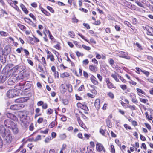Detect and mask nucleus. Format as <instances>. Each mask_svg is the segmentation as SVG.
<instances>
[{
    "mask_svg": "<svg viewBox=\"0 0 153 153\" xmlns=\"http://www.w3.org/2000/svg\"><path fill=\"white\" fill-rule=\"evenodd\" d=\"M4 124L7 128L11 129L14 134H16L18 132L17 125L12 121L7 119L4 121Z\"/></svg>",
    "mask_w": 153,
    "mask_h": 153,
    "instance_id": "f257e3e1",
    "label": "nucleus"
},
{
    "mask_svg": "<svg viewBox=\"0 0 153 153\" xmlns=\"http://www.w3.org/2000/svg\"><path fill=\"white\" fill-rule=\"evenodd\" d=\"M19 91L15 89L9 90L7 93V95L9 98H13L19 94Z\"/></svg>",
    "mask_w": 153,
    "mask_h": 153,
    "instance_id": "f03ea898",
    "label": "nucleus"
},
{
    "mask_svg": "<svg viewBox=\"0 0 153 153\" xmlns=\"http://www.w3.org/2000/svg\"><path fill=\"white\" fill-rule=\"evenodd\" d=\"M24 106V105L18 103L11 105L10 107V108L13 110H18L23 108Z\"/></svg>",
    "mask_w": 153,
    "mask_h": 153,
    "instance_id": "7ed1b4c3",
    "label": "nucleus"
},
{
    "mask_svg": "<svg viewBox=\"0 0 153 153\" xmlns=\"http://www.w3.org/2000/svg\"><path fill=\"white\" fill-rule=\"evenodd\" d=\"M26 68L25 66L24 65H17L13 68L14 71L18 70L20 72H21L24 70Z\"/></svg>",
    "mask_w": 153,
    "mask_h": 153,
    "instance_id": "20e7f679",
    "label": "nucleus"
},
{
    "mask_svg": "<svg viewBox=\"0 0 153 153\" xmlns=\"http://www.w3.org/2000/svg\"><path fill=\"white\" fill-rule=\"evenodd\" d=\"M8 77L7 74L6 73L0 74V83L4 82Z\"/></svg>",
    "mask_w": 153,
    "mask_h": 153,
    "instance_id": "39448f33",
    "label": "nucleus"
},
{
    "mask_svg": "<svg viewBox=\"0 0 153 153\" xmlns=\"http://www.w3.org/2000/svg\"><path fill=\"white\" fill-rule=\"evenodd\" d=\"M9 131L8 130H6L3 125L0 126V134L2 137L5 136L7 131Z\"/></svg>",
    "mask_w": 153,
    "mask_h": 153,
    "instance_id": "423d86ee",
    "label": "nucleus"
},
{
    "mask_svg": "<svg viewBox=\"0 0 153 153\" xmlns=\"http://www.w3.org/2000/svg\"><path fill=\"white\" fill-rule=\"evenodd\" d=\"M96 149L97 151L99 152H101L103 150L104 152L105 151L104 147L102 145L99 143H97L96 145Z\"/></svg>",
    "mask_w": 153,
    "mask_h": 153,
    "instance_id": "0eeeda50",
    "label": "nucleus"
},
{
    "mask_svg": "<svg viewBox=\"0 0 153 153\" xmlns=\"http://www.w3.org/2000/svg\"><path fill=\"white\" fill-rule=\"evenodd\" d=\"M130 97L131 99L132 102L134 103H136L138 102V101L136 99V95L132 93H130Z\"/></svg>",
    "mask_w": 153,
    "mask_h": 153,
    "instance_id": "6e6552de",
    "label": "nucleus"
},
{
    "mask_svg": "<svg viewBox=\"0 0 153 153\" xmlns=\"http://www.w3.org/2000/svg\"><path fill=\"white\" fill-rule=\"evenodd\" d=\"M6 116L8 118L11 119L14 121H17L18 120L16 116L12 113H7L6 114Z\"/></svg>",
    "mask_w": 153,
    "mask_h": 153,
    "instance_id": "1a4fd4ad",
    "label": "nucleus"
},
{
    "mask_svg": "<svg viewBox=\"0 0 153 153\" xmlns=\"http://www.w3.org/2000/svg\"><path fill=\"white\" fill-rule=\"evenodd\" d=\"M1 61L3 63H4L6 62V56L4 54L3 52L2 51L1 52Z\"/></svg>",
    "mask_w": 153,
    "mask_h": 153,
    "instance_id": "9d476101",
    "label": "nucleus"
},
{
    "mask_svg": "<svg viewBox=\"0 0 153 153\" xmlns=\"http://www.w3.org/2000/svg\"><path fill=\"white\" fill-rule=\"evenodd\" d=\"M90 80L93 84L95 85H97L98 84V82L97 80L96 77L92 75L90 77Z\"/></svg>",
    "mask_w": 153,
    "mask_h": 153,
    "instance_id": "9b49d317",
    "label": "nucleus"
},
{
    "mask_svg": "<svg viewBox=\"0 0 153 153\" xmlns=\"http://www.w3.org/2000/svg\"><path fill=\"white\" fill-rule=\"evenodd\" d=\"M89 68L90 71L92 72H96L97 70V67L93 65H90Z\"/></svg>",
    "mask_w": 153,
    "mask_h": 153,
    "instance_id": "f8f14e48",
    "label": "nucleus"
},
{
    "mask_svg": "<svg viewBox=\"0 0 153 153\" xmlns=\"http://www.w3.org/2000/svg\"><path fill=\"white\" fill-rule=\"evenodd\" d=\"M15 79L13 78H10L7 81V83L8 85H14L15 83Z\"/></svg>",
    "mask_w": 153,
    "mask_h": 153,
    "instance_id": "ddd939ff",
    "label": "nucleus"
},
{
    "mask_svg": "<svg viewBox=\"0 0 153 153\" xmlns=\"http://www.w3.org/2000/svg\"><path fill=\"white\" fill-rule=\"evenodd\" d=\"M23 84V85H24L23 89L24 90H25L27 89H28L31 86V85L29 83L25 82L22 83Z\"/></svg>",
    "mask_w": 153,
    "mask_h": 153,
    "instance_id": "4468645a",
    "label": "nucleus"
},
{
    "mask_svg": "<svg viewBox=\"0 0 153 153\" xmlns=\"http://www.w3.org/2000/svg\"><path fill=\"white\" fill-rule=\"evenodd\" d=\"M23 85L22 83H19L16 86L15 88L19 90H24V89H23V88H24Z\"/></svg>",
    "mask_w": 153,
    "mask_h": 153,
    "instance_id": "2eb2a0df",
    "label": "nucleus"
},
{
    "mask_svg": "<svg viewBox=\"0 0 153 153\" xmlns=\"http://www.w3.org/2000/svg\"><path fill=\"white\" fill-rule=\"evenodd\" d=\"M100 100L99 99H97L95 100L94 105L96 108L97 110H98L100 108Z\"/></svg>",
    "mask_w": 153,
    "mask_h": 153,
    "instance_id": "dca6fc26",
    "label": "nucleus"
},
{
    "mask_svg": "<svg viewBox=\"0 0 153 153\" xmlns=\"http://www.w3.org/2000/svg\"><path fill=\"white\" fill-rule=\"evenodd\" d=\"M147 31L148 35L153 36V29L152 27H149Z\"/></svg>",
    "mask_w": 153,
    "mask_h": 153,
    "instance_id": "f3484780",
    "label": "nucleus"
},
{
    "mask_svg": "<svg viewBox=\"0 0 153 153\" xmlns=\"http://www.w3.org/2000/svg\"><path fill=\"white\" fill-rule=\"evenodd\" d=\"M20 6L21 9H22V10L24 11V12L26 14H27L28 13V11L27 10V8H26V7H25V6L22 4H21L20 5Z\"/></svg>",
    "mask_w": 153,
    "mask_h": 153,
    "instance_id": "a211bd4d",
    "label": "nucleus"
},
{
    "mask_svg": "<svg viewBox=\"0 0 153 153\" xmlns=\"http://www.w3.org/2000/svg\"><path fill=\"white\" fill-rule=\"evenodd\" d=\"M111 76L117 82H119V79L117 78V75L116 74V73L115 72L114 74L112 73L111 74Z\"/></svg>",
    "mask_w": 153,
    "mask_h": 153,
    "instance_id": "6ab92c4d",
    "label": "nucleus"
},
{
    "mask_svg": "<svg viewBox=\"0 0 153 153\" xmlns=\"http://www.w3.org/2000/svg\"><path fill=\"white\" fill-rule=\"evenodd\" d=\"M127 55V54L126 53H124L123 52H121V55L120 56V57H122V58H126V59H129L130 58L126 56Z\"/></svg>",
    "mask_w": 153,
    "mask_h": 153,
    "instance_id": "aec40b11",
    "label": "nucleus"
},
{
    "mask_svg": "<svg viewBox=\"0 0 153 153\" xmlns=\"http://www.w3.org/2000/svg\"><path fill=\"white\" fill-rule=\"evenodd\" d=\"M69 76V74L68 73L65 72L61 74L60 76L61 77L63 78L65 77H68Z\"/></svg>",
    "mask_w": 153,
    "mask_h": 153,
    "instance_id": "412c9836",
    "label": "nucleus"
},
{
    "mask_svg": "<svg viewBox=\"0 0 153 153\" xmlns=\"http://www.w3.org/2000/svg\"><path fill=\"white\" fill-rule=\"evenodd\" d=\"M19 116L20 119L21 121H22L23 119H25L27 117V116L26 115L21 114L19 115Z\"/></svg>",
    "mask_w": 153,
    "mask_h": 153,
    "instance_id": "4be33fe9",
    "label": "nucleus"
},
{
    "mask_svg": "<svg viewBox=\"0 0 153 153\" xmlns=\"http://www.w3.org/2000/svg\"><path fill=\"white\" fill-rule=\"evenodd\" d=\"M108 87L109 89H112L113 88H116V87L114 86L113 84L111 82H110L107 84Z\"/></svg>",
    "mask_w": 153,
    "mask_h": 153,
    "instance_id": "5701e85b",
    "label": "nucleus"
},
{
    "mask_svg": "<svg viewBox=\"0 0 153 153\" xmlns=\"http://www.w3.org/2000/svg\"><path fill=\"white\" fill-rule=\"evenodd\" d=\"M61 90L64 93L66 92V89L65 88V85L64 84H62L60 86Z\"/></svg>",
    "mask_w": 153,
    "mask_h": 153,
    "instance_id": "b1692460",
    "label": "nucleus"
},
{
    "mask_svg": "<svg viewBox=\"0 0 153 153\" xmlns=\"http://www.w3.org/2000/svg\"><path fill=\"white\" fill-rule=\"evenodd\" d=\"M106 122L107 126L110 128H111L112 127V126L111 124V121L109 118H107L106 119Z\"/></svg>",
    "mask_w": 153,
    "mask_h": 153,
    "instance_id": "393cba45",
    "label": "nucleus"
},
{
    "mask_svg": "<svg viewBox=\"0 0 153 153\" xmlns=\"http://www.w3.org/2000/svg\"><path fill=\"white\" fill-rule=\"evenodd\" d=\"M66 87L68 89V91L71 92L72 91V85L70 84L67 85Z\"/></svg>",
    "mask_w": 153,
    "mask_h": 153,
    "instance_id": "a878e982",
    "label": "nucleus"
},
{
    "mask_svg": "<svg viewBox=\"0 0 153 153\" xmlns=\"http://www.w3.org/2000/svg\"><path fill=\"white\" fill-rule=\"evenodd\" d=\"M0 34L4 36H9V34L3 31H0Z\"/></svg>",
    "mask_w": 153,
    "mask_h": 153,
    "instance_id": "bb28decb",
    "label": "nucleus"
},
{
    "mask_svg": "<svg viewBox=\"0 0 153 153\" xmlns=\"http://www.w3.org/2000/svg\"><path fill=\"white\" fill-rule=\"evenodd\" d=\"M127 107L130 108L131 110H136L137 108L136 107L135 105H129L127 106Z\"/></svg>",
    "mask_w": 153,
    "mask_h": 153,
    "instance_id": "cd10ccee",
    "label": "nucleus"
},
{
    "mask_svg": "<svg viewBox=\"0 0 153 153\" xmlns=\"http://www.w3.org/2000/svg\"><path fill=\"white\" fill-rule=\"evenodd\" d=\"M18 27L21 29V30H24L25 29L26 27L25 26L20 24H18L17 25Z\"/></svg>",
    "mask_w": 153,
    "mask_h": 153,
    "instance_id": "c85d7f7f",
    "label": "nucleus"
},
{
    "mask_svg": "<svg viewBox=\"0 0 153 153\" xmlns=\"http://www.w3.org/2000/svg\"><path fill=\"white\" fill-rule=\"evenodd\" d=\"M53 112V110L50 108H49L46 111L47 114L49 115L52 114Z\"/></svg>",
    "mask_w": 153,
    "mask_h": 153,
    "instance_id": "c756f323",
    "label": "nucleus"
},
{
    "mask_svg": "<svg viewBox=\"0 0 153 153\" xmlns=\"http://www.w3.org/2000/svg\"><path fill=\"white\" fill-rule=\"evenodd\" d=\"M111 151L112 153H115L114 146L113 145H111Z\"/></svg>",
    "mask_w": 153,
    "mask_h": 153,
    "instance_id": "7c9ffc66",
    "label": "nucleus"
},
{
    "mask_svg": "<svg viewBox=\"0 0 153 153\" xmlns=\"http://www.w3.org/2000/svg\"><path fill=\"white\" fill-rule=\"evenodd\" d=\"M120 87L123 90H125L127 89V86L125 85H120Z\"/></svg>",
    "mask_w": 153,
    "mask_h": 153,
    "instance_id": "2f4dec72",
    "label": "nucleus"
},
{
    "mask_svg": "<svg viewBox=\"0 0 153 153\" xmlns=\"http://www.w3.org/2000/svg\"><path fill=\"white\" fill-rule=\"evenodd\" d=\"M69 35L72 38H73L75 36V34L73 31H70L68 33Z\"/></svg>",
    "mask_w": 153,
    "mask_h": 153,
    "instance_id": "473e14b6",
    "label": "nucleus"
},
{
    "mask_svg": "<svg viewBox=\"0 0 153 153\" xmlns=\"http://www.w3.org/2000/svg\"><path fill=\"white\" fill-rule=\"evenodd\" d=\"M111 98L113 99L114 97V94L111 92H109L107 94Z\"/></svg>",
    "mask_w": 153,
    "mask_h": 153,
    "instance_id": "72a5a7b5",
    "label": "nucleus"
},
{
    "mask_svg": "<svg viewBox=\"0 0 153 153\" xmlns=\"http://www.w3.org/2000/svg\"><path fill=\"white\" fill-rule=\"evenodd\" d=\"M51 140V137L50 136H49L46 138L45 140V143H48Z\"/></svg>",
    "mask_w": 153,
    "mask_h": 153,
    "instance_id": "f704fd0d",
    "label": "nucleus"
},
{
    "mask_svg": "<svg viewBox=\"0 0 153 153\" xmlns=\"http://www.w3.org/2000/svg\"><path fill=\"white\" fill-rule=\"evenodd\" d=\"M141 71L143 72V74H144L147 76H148L149 74V72L145 70H141Z\"/></svg>",
    "mask_w": 153,
    "mask_h": 153,
    "instance_id": "c9c22d12",
    "label": "nucleus"
},
{
    "mask_svg": "<svg viewBox=\"0 0 153 153\" xmlns=\"http://www.w3.org/2000/svg\"><path fill=\"white\" fill-rule=\"evenodd\" d=\"M24 20L26 22L28 23H33L32 21L30 19L27 18H24Z\"/></svg>",
    "mask_w": 153,
    "mask_h": 153,
    "instance_id": "e433bc0d",
    "label": "nucleus"
},
{
    "mask_svg": "<svg viewBox=\"0 0 153 153\" xmlns=\"http://www.w3.org/2000/svg\"><path fill=\"white\" fill-rule=\"evenodd\" d=\"M41 139V135H38L34 139V141L35 142H36Z\"/></svg>",
    "mask_w": 153,
    "mask_h": 153,
    "instance_id": "4c0bfd02",
    "label": "nucleus"
},
{
    "mask_svg": "<svg viewBox=\"0 0 153 153\" xmlns=\"http://www.w3.org/2000/svg\"><path fill=\"white\" fill-rule=\"evenodd\" d=\"M82 46L83 48L87 50H89L91 49V48L90 47L86 46L84 45H82Z\"/></svg>",
    "mask_w": 153,
    "mask_h": 153,
    "instance_id": "58836bf2",
    "label": "nucleus"
},
{
    "mask_svg": "<svg viewBox=\"0 0 153 153\" xmlns=\"http://www.w3.org/2000/svg\"><path fill=\"white\" fill-rule=\"evenodd\" d=\"M140 101L144 103H146L148 101V100L146 99H144L142 98H140Z\"/></svg>",
    "mask_w": 153,
    "mask_h": 153,
    "instance_id": "ea45409f",
    "label": "nucleus"
},
{
    "mask_svg": "<svg viewBox=\"0 0 153 153\" xmlns=\"http://www.w3.org/2000/svg\"><path fill=\"white\" fill-rule=\"evenodd\" d=\"M55 125V121L52 122L49 125V127L50 128H52Z\"/></svg>",
    "mask_w": 153,
    "mask_h": 153,
    "instance_id": "a19ab883",
    "label": "nucleus"
},
{
    "mask_svg": "<svg viewBox=\"0 0 153 153\" xmlns=\"http://www.w3.org/2000/svg\"><path fill=\"white\" fill-rule=\"evenodd\" d=\"M137 91L138 93H140L143 94H145V93L140 89L137 88Z\"/></svg>",
    "mask_w": 153,
    "mask_h": 153,
    "instance_id": "79ce46f5",
    "label": "nucleus"
},
{
    "mask_svg": "<svg viewBox=\"0 0 153 153\" xmlns=\"http://www.w3.org/2000/svg\"><path fill=\"white\" fill-rule=\"evenodd\" d=\"M136 3L137 5L139 6L140 7H144L143 5L142 4V2H140L139 1H136V2H135Z\"/></svg>",
    "mask_w": 153,
    "mask_h": 153,
    "instance_id": "37998d69",
    "label": "nucleus"
},
{
    "mask_svg": "<svg viewBox=\"0 0 153 153\" xmlns=\"http://www.w3.org/2000/svg\"><path fill=\"white\" fill-rule=\"evenodd\" d=\"M83 25L84 27H86V28L88 29H89L90 28V27L89 25L87 23H84L83 24Z\"/></svg>",
    "mask_w": 153,
    "mask_h": 153,
    "instance_id": "c03bdc74",
    "label": "nucleus"
},
{
    "mask_svg": "<svg viewBox=\"0 0 153 153\" xmlns=\"http://www.w3.org/2000/svg\"><path fill=\"white\" fill-rule=\"evenodd\" d=\"M78 35L82 39H83L85 41H86L87 42H88V43H90L89 41H88V40L86 39H85V38L84 36H83V35H82L79 34V33L78 34Z\"/></svg>",
    "mask_w": 153,
    "mask_h": 153,
    "instance_id": "a18cd8bd",
    "label": "nucleus"
},
{
    "mask_svg": "<svg viewBox=\"0 0 153 153\" xmlns=\"http://www.w3.org/2000/svg\"><path fill=\"white\" fill-rule=\"evenodd\" d=\"M147 59L148 60H149L152 62H153V58L151 56H147Z\"/></svg>",
    "mask_w": 153,
    "mask_h": 153,
    "instance_id": "49530a36",
    "label": "nucleus"
},
{
    "mask_svg": "<svg viewBox=\"0 0 153 153\" xmlns=\"http://www.w3.org/2000/svg\"><path fill=\"white\" fill-rule=\"evenodd\" d=\"M109 62L111 65L112 66L114 64V61L113 59H111L109 60Z\"/></svg>",
    "mask_w": 153,
    "mask_h": 153,
    "instance_id": "de8ad7c7",
    "label": "nucleus"
},
{
    "mask_svg": "<svg viewBox=\"0 0 153 153\" xmlns=\"http://www.w3.org/2000/svg\"><path fill=\"white\" fill-rule=\"evenodd\" d=\"M62 102L64 105H67L68 104V101L66 99H64L62 100Z\"/></svg>",
    "mask_w": 153,
    "mask_h": 153,
    "instance_id": "09e8293b",
    "label": "nucleus"
},
{
    "mask_svg": "<svg viewBox=\"0 0 153 153\" xmlns=\"http://www.w3.org/2000/svg\"><path fill=\"white\" fill-rule=\"evenodd\" d=\"M48 131V129H47L44 131L42 130L40 131V133H44L45 134H47Z\"/></svg>",
    "mask_w": 153,
    "mask_h": 153,
    "instance_id": "8fccbe9b",
    "label": "nucleus"
},
{
    "mask_svg": "<svg viewBox=\"0 0 153 153\" xmlns=\"http://www.w3.org/2000/svg\"><path fill=\"white\" fill-rule=\"evenodd\" d=\"M78 137L80 139H83L84 140L85 139V138H83V137H82V134L81 133H79L77 135Z\"/></svg>",
    "mask_w": 153,
    "mask_h": 153,
    "instance_id": "3c124183",
    "label": "nucleus"
},
{
    "mask_svg": "<svg viewBox=\"0 0 153 153\" xmlns=\"http://www.w3.org/2000/svg\"><path fill=\"white\" fill-rule=\"evenodd\" d=\"M84 136L85 137H83V138H85V139H89V137L90 136L89 134H86V133L85 134Z\"/></svg>",
    "mask_w": 153,
    "mask_h": 153,
    "instance_id": "603ef678",
    "label": "nucleus"
},
{
    "mask_svg": "<svg viewBox=\"0 0 153 153\" xmlns=\"http://www.w3.org/2000/svg\"><path fill=\"white\" fill-rule=\"evenodd\" d=\"M92 61L97 65L98 64V61L95 58L93 59L92 60Z\"/></svg>",
    "mask_w": 153,
    "mask_h": 153,
    "instance_id": "864d4df0",
    "label": "nucleus"
},
{
    "mask_svg": "<svg viewBox=\"0 0 153 153\" xmlns=\"http://www.w3.org/2000/svg\"><path fill=\"white\" fill-rule=\"evenodd\" d=\"M54 76L55 78H58L59 77V74L57 71H56L54 72Z\"/></svg>",
    "mask_w": 153,
    "mask_h": 153,
    "instance_id": "5fc2aeb1",
    "label": "nucleus"
},
{
    "mask_svg": "<svg viewBox=\"0 0 153 153\" xmlns=\"http://www.w3.org/2000/svg\"><path fill=\"white\" fill-rule=\"evenodd\" d=\"M97 78H98L99 80L100 81H102V77L99 74H97Z\"/></svg>",
    "mask_w": 153,
    "mask_h": 153,
    "instance_id": "6e6d98bb",
    "label": "nucleus"
},
{
    "mask_svg": "<svg viewBox=\"0 0 153 153\" xmlns=\"http://www.w3.org/2000/svg\"><path fill=\"white\" fill-rule=\"evenodd\" d=\"M82 63L84 64L87 65L89 63V61L88 59H86L83 60Z\"/></svg>",
    "mask_w": 153,
    "mask_h": 153,
    "instance_id": "4d7b16f0",
    "label": "nucleus"
},
{
    "mask_svg": "<svg viewBox=\"0 0 153 153\" xmlns=\"http://www.w3.org/2000/svg\"><path fill=\"white\" fill-rule=\"evenodd\" d=\"M119 78H120V79L124 83L126 82V81L125 79H124L123 77L120 76H119Z\"/></svg>",
    "mask_w": 153,
    "mask_h": 153,
    "instance_id": "13d9d810",
    "label": "nucleus"
},
{
    "mask_svg": "<svg viewBox=\"0 0 153 153\" xmlns=\"http://www.w3.org/2000/svg\"><path fill=\"white\" fill-rule=\"evenodd\" d=\"M43 121V118L42 117H40L38 120L37 122L39 123L40 124L42 123Z\"/></svg>",
    "mask_w": 153,
    "mask_h": 153,
    "instance_id": "bf43d9fd",
    "label": "nucleus"
},
{
    "mask_svg": "<svg viewBox=\"0 0 153 153\" xmlns=\"http://www.w3.org/2000/svg\"><path fill=\"white\" fill-rule=\"evenodd\" d=\"M54 48L57 49H60L61 47L59 44H57L54 46Z\"/></svg>",
    "mask_w": 153,
    "mask_h": 153,
    "instance_id": "052dcab7",
    "label": "nucleus"
},
{
    "mask_svg": "<svg viewBox=\"0 0 153 153\" xmlns=\"http://www.w3.org/2000/svg\"><path fill=\"white\" fill-rule=\"evenodd\" d=\"M27 62L28 63L32 66H33V63L31 60L29 59H27Z\"/></svg>",
    "mask_w": 153,
    "mask_h": 153,
    "instance_id": "680f3d73",
    "label": "nucleus"
},
{
    "mask_svg": "<svg viewBox=\"0 0 153 153\" xmlns=\"http://www.w3.org/2000/svg\"><path fill=\"white\" fill-rule=\"evenodd\" d=\"M83 75L86 78H88V73L85 71H83Z\"/></svg>",
    "mask_w": 153,
    "mask_h": 153,
    "instance_id": "e2e57ef3",
    "label": "nucleus"
},
{
    "mask_svg": "<svg viewBox=\"0 0 153 153\" xmlns=\"http://www.w3.org/2000/svg\"><path fill=\"white\" fill-rule=\"evenodd\" d=\"M38 70L39 71L41 72L43 71V68L40 65H39L38 67Z\"/></svg>",
    "mask_w": 153,
    "mask_h": 153,
    "instance_id": "0e129e2a",
    "label": "nucleus"
},
{
    "mask_svg": "<svg viewBox=\"0 0 153 153\" xmlns=\"http://www.w3.org/2000/svg\"><path fill=\"white\" fill-rule=\"evenodd\" d=\"M47 8L51 12L53 13L54 12L53 9L50 6H48L47 7Z\"/></svg>",
    "mask_w": 153,
    "mask_h": 153,
    "instance_id": "69168bd1",
    "label": "nucleus"
},
{
    "mask_svg": "<svg viewBox=\"0 0 153 153\" xmlns=\"http://www.w3.org/2000/svg\"><path fill=\"white\" fill-rule=\"evenodd\" d=\"M145 124L146 126L149 130H150L151 129V127L147 123H145Z\"/></svg>",
    "mask_w": 153,
    "mask_h": 153,
    "instance_id": "338daca9",
    "label": "nucleus"
},
{
    "mask_svg": "<svg viewBox=\"0 0 153 153\" xmlns=\"http://www.w3.org/2000/svg\"><path fill=\"white\" fill-rule=\"evenodd\" d=\"M29 15L32 18L33 20L35 21L36 20V18L33 14L30 13L29 14Z\"/></svg>",
    "mask_w": 153,
    "mask_h": 153,
    "instance_id": "774afa93",
    "label": "nucleus"
}]
</instances>
